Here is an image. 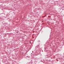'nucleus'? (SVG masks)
<instances>
[{
	"mask_svg": "<svg viewBox=\"0 0 64 64\" xmlns=\"http://www.w3.org/2000/svg\"><path fill=\"white\" fill-rule=\"evenodd\" d=\"M17 33H18V32H17Z\"/></svg>",
	"mask_w": 64,
	"mask_h": 64,
	"instance_id": "nucleus-1",
	"label": "nucleus"
}]
</instances>
